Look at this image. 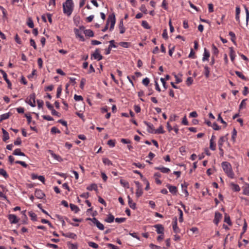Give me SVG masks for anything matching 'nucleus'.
<instances>
[{
  "label": "nucleus",
  "instance_id": "obj_29",
  "mask_svg": "<svg viewBox=\"0 0 249 249\" xmlns=\"http://www.w3.org/2000/svg\"><path fill=\"white\" fill-rule=\"evenodd\" d=\"M183 192L185 194V196H187L189 195V193L187 190V184L185 182L181 185Z\"/></svg>",
  "mask_w": 249,
  "mask_h": 249
},
{
  "label": "nucleus",
  "instance_id": "obj_43",
  "mask_svg": "<svg viewBox=\"0 0 249 249\" xmlns=\"http://www.w3.org/2000/svg\"><path fill=\"white\" fill-rule=\"evenodd\" d=\"M142 26L145 29H150V27L149 25V24L148 22L145 20L142 21Z\"/></svg>",
  "mask_w": 249,
  "mask_h": 249
},
{
  "label": "nucleus",
  "instance_id": "obj_25",
  "mask_svg": "<svg viewBox=\"0 0 249 249\" xmlns=\"http://www.w3.org/2000/svg\"><path fill=\"white\" fill-rule=\"evenodd\" d=\"M84 33L85 36H89V37H93L94 36V33L93 31L90 29L84 30Z\"/></svg>",
  "mask_w": 249,
  "mask_h": 249
},
{
  "label": "nucleus",
  "instance_id": "obj_14",
  "mask_svg": "<svg viewBox=\"0 0 249 249\" xmlns=\"http://www.w3.org/2000/svg\"><path fill=\"white\" fill-rule=\"evenodd\" d=\"M154 227L156 229V232L158 234H164V227L161 224H157L154 226Z\"/></svg>",
  "mask_w": 249,
  "mask_h": 249
},
{
  "label": "nucleus",
  "instance_id": "obj_2",
  "mask_svg": "<svg viewBox=\"0 0 249 249\" xmlns=\"http://www.w3.org/2000/svg\"><path fill=\"white\" fill-rule=\"evenodd\" d=\"M222 168L224 172L226 174L228 177L231 178H234V174L232 170L231 164L227 161H223L221 163Z\"/></svg>",
  "mask_w": 249,
  "mask_h": 249
},
{
  "label": "nucleus",
  "instance_id": "obj_18",
  "mask_svg": "<svg viewBox=\"0 0 249 249\" xmlns=\"http://www.w3.org/2000/svg\"><path fill=\"white\" fill-rule=\"evenodd\" d=\"M128 203L129 206L132 209L135 210L136 209V204L133 202L132 199L129 196H127Z\"/></svg>",
  "mask_w": 249,
  "mask_h": 249
},
{
  "label": "nucleus",
  "instance_id": "obj_28",
  "mask_svg": "<svg viewBox=\"0 0 249 249\" xmlns=\"http://www.w3.org/2000/svg\"><path fill=\"white\" fill-rule=\"evenodd\" d=\"M114 219H115L114 216L111 214H109L107 215V217L105 219V220L106 222L110 223L113 222V221L114 220Z\"/></svg>",
  "mask_w": 249,
  "mask_h": 249
},
{
  "label": "nucleus",
  "instance_id": "obj_55",
  "mask_svg": "<svg viewBox=\"0 0 249 249\" xmlns=\"http://www.w3.org/2000/svg\"><path fill=\"white\" fill-rule=\"evenodd\" d=\"M15 163L17 164H20L21 166H22L24 168H27L28 167V165L24 161L17 160L15 161Z\"/></svg>",
  "mask_w": 249,
  "mask_h": 249
},
{
  "label": "nucleus",
  "instance_id": "obj_56",
  "mask_svg": "<svg viewBox=\"0 0 249 249\" xmlns=\"http://www.w3.org/2000/svg\"><path fill=\"white\" fill-rule=\"evenodd\" d=\"M62 87L61 86H59L57 89V93H56V98H59L62 92Z\"/></svg>",
  "mask_w": 249,
  "mask_h": 249
},
{
  "label": "nucleus",
  "instance_id": "obj_39",
  "mask_svg": "<svg viewBox=\"0 0 249 249\" xmlns=\"http://www.w3.org/2000/svg\"><path fill=\"white\" fill-rule=\"evenodd\" d=\"M164 132L163 127L160 125L158 129H155L154 134H163Z\"/></svg>",
  "mask_w": 249,
  "mask_h": 249
},
{
  "label": "nucleus",
  "instance_id": "obj_42",
  "mask_svg": "<svg viewBox=\"0 0 249 249\" xmlns=\"http://www.w3.org/2000/svg\"><path fill=\"white\" fill-rule=\"evenodd\" d=\"M120 182V184L124 187H126L127 188H129V183L127 181H125L123 179H121Z\"/></svg>",
  "mask_w": 249,
  "mask_h": 249
},
{
  "label": "nucleus",
  "instance_id": "obj_44",
  "mask_svg": "<svg viewBox=\"0 0 249 249\" xmlns=\"http://www.w3.org/2000/svg\"><path fill=\"white\" fill-rule=\"evenodd\" d=\"M103 162L107 165H111L112 164V162L107 158H103Z\"/></svg>",
  "mask_w": 249,
  "mask_h": 249
},
{
  "label": "nucleus",
  "instance_id": "obj_24",
  "mask_svg": "<svg viewBox=\"0 0 249 249\" xmlns=\"http://www.w3.org/2000/svg\"><path fill=\"white\" fill-rule=\"evenodd\" d=\"M155 169L160 170L163 173H168L170 171L169 168L164 167H156Z\"/></svg>",
  "mask_w": 249,
  "mask_h": 249
},
{
  "label": "nucleus",
  "instance_id": "obj_52",
  "mask_svg": "<svg viewBox=\"0 0 249 249\" xmlns=\"http://www.w3.org/2000/svg\"><path fill=\"white\" fill-rule=\"evenodd\" d=\"M0 122H1L2 120L8 119L9 117V113H5V114L1 115L0 116Z\"/></svg>",
  "mask_w": 249,
  "mask_h": 249
},
{
  "label": "nucleus",
  "instance_id": "obj_51",
  "mask_svg": "<svg viewBox=\"0 0 249 249\" xmlns=\"http://www.w3.org/2000/svg\"><path fill=\"white\" fill-rule=\"evenodd\" d=\"M119 44L124 47V48H128L130 45V43L126 42H121L119 43Z\"/></svg>",
  "mask_w": 249,
  "mask_h": 249
},
{
  "label": "nucleus",
  "instance_id": "obj_53",
  "mask_svg": "<svg viewBox=\"0 0 249 249\" xmlns=\"http://www.w3.org/2000/svg\"><path fill=\"white\" fill-rule=\"evenodd\" d=\"M115 220L117 223H121L124 222L126 220V218L124 217L116 218Z\"/></svg>",
  "mask_w": 249,
  "mask_h": 249
},
{
  "label": "nucleus",
  "instance_id": "obj_8",
  "mask_svg": "<svg viewBox=\"0 0 249 249\" xmlns=\"http://www.w3.org/2000/svg\"><path fill=\"white\" fill-rule=\"evenodd\" d=\"M94 58L98 61L101 60L103 58L102 55L100 53L99 50L96 49L94 52L91 55V59Z\"/></svg>",
  "mask_w": 249,
  "mask_h": 249
},
{
  "label": "nucleus",
  "instance_id": "obj_61",
  "mask_svg": "<svg viewBox=\"0 0 249 249\" xmlns=\"http://www.w3.org/2000/svg\"><path fill=\"white\" fill-rule=\"evenodd\" d=\"M140 10L142 12H143V13L146 14H147V9L145 7V6L144 5V4H142L140 8Z\"/></svg>",
  "mask_w": 249,
  "mask_h": 249
},
{
  "label": "nucleus",
  "instance_id": "obj_45",
  "mask_svg": "<svg viewBox=\"0 0 249 249\" xmlns=\"http://www.w3.org/2000/svg\"><path fill=\"white\" fill-rule=\"evenodd\" d=\"M68 245L69 249H78L77 244L69 243Z\"/></svg>",
  "mask_w": 249,
  "mask_h": 249
},
{
  "label": "nucleus",
  "instance_id": "obj_15",
  "mask_svg": "<svg viewBox=\"0 0 249 249\" xmlns=\"http://www.w3.org/2000/svg\"><path fill=\"white\" fill-rule=\"evenodd\" d=\"M222 218V214L218 212L215 213L214 218L213 220L214 223L217 225Z\"/></svg>",
  "mask_w": 249,
  "mask_h": 249
},
{
  "label": "nucleus",
  "instance_id": "obj_47",
  "mask_svg": "<svg viewBox=\"0 0 249 249\" xmlns=\"http://www.w3.org/2000/svg\"><path fill=\"white\" fill-rule=\"evenodd\" d=\"M224 138L221 137L218 141V147H222L223 146V142H224Z\"/></svg>",
  "mask_w": 249,
  "mask_h": 249
},
{
  "label": "nucleus",
  "instance_id": "obj_48",
  "mask_svg": "<svg viewBox=\"0 0 249 249\" xmlns=\"http://www.w3.org/2000/svg\"><path fill=\"white\" fill-rule=\"evenodd\" d=\"M107 144L110 147H113L115 145V140H109L107 141Z\"/></svg>",
  "mask_w": 249,
  "mask_h": 249
},
{
  "label": "nucleus",
  "instance_id": "obj_10",
  "mask_svg": "<svg viewBox=\"0 0 249 249\" xmlns=\"http://www.w3.org/2000/svg\"><path fill=\"white\" fill-rule=\"evenodd\" d=\"M143 123L147 126V130L148 133L154 134L155 129L153 124L146 121H144Z\"/></svg>",
  "mask_w": 249,
  "mask_h": 249
},
{
  "label": "nucleus",
  "instance_id": "obj_4",
  "mask_svg": "<svg viewBox=\"0 0 249 249\" xmlns=\"http://www.w3.org/2000/svg\"><path fill=\"white\" fill-rule=\"evenodd\" d=\"M115 16L114 14L109 15L107 20V23L108 24L109 23H110V26L109 27V30L111 31L114 29L115 24Z\"/></svg>",
  "mask_w": 249,
  "mask_h": 249
},
{
  "label": "nucleus",
  "instance_id": "obj_49",
  "mask_svg": "<svg viewBox=\"0 0 249 249\" xmlns=\"http://www.w3.org/2000/svg\"><path fill=\"white\" fill-rule=\"evenodd\" d=\"M51 132L53 134L60 133V131L56 127L53 126L51 128Z\"/></svg>",
  "mask_w": 249,
  "mask_h": 249
},
{
  "label": "nucleus",
  "instance_id": "obj_7",
  "mask_svg": "<svg viewBox=\"0 0 249 249\" xmlns=\"http://www.w3.org/2000/svg\"><path fill=\"white\" fill-rule=\"evenodd\" d=\"M135 183L136 187H137L136 196L137 198H139L143 194V192H142V186L141 184L139 181H135Z\"/></svg>",
  "mask_w": 249,
  "mask_h": 249
},
{
  "label": "nucleus",
  "instance_id": "obj_27",
  "mask_svg": "<svg viewBox=\"0 0 249 249\" xmlns=\"http://www.w3.org/2000/svg\"><path fill=\"white\" fill-rule=\"evenodd\" d=\"M2 131L3 133V141L4 142H6L9 139V134L3 128H2Z\"/></svg>",
  "mask_w": 249,
  "mask_h": 249
},
{
  "label": "nucleus",
  "instance_id": "obj_37",
  "mask_svg": "<svg viewBox=\"0 0 249 249\" xmlns=\"http://www.w3.org/2000/svg\"><path fill=\"white\" fill-rule=\"evenodd\" d=\"M245 10L246 12V25H248L249 20V11L246 6H245Z\"/></svg>",
  "mask_w": 249,
  "mask_h": 249
},
{
  "label": "nucleus",
  "instance_id": "obj_62",
  "mask_svg": "<svg viewBox=\"0 0 249 249\" xmlns=\"http://www.w3.org/2000/svg\"><path fill=\"white\" fill-rule=\"evenodd\" d=\"M236 135H237V131L235 130V129L234 128L232 132V136H231V139L233 140V141H235Z\"/></svg>",
  "mask_w": 249,
  "mask_h": 249
},
{
  "label": "nucleus",
  "instance_id": "obj_13",
  "mask_svg": "<svg viewBox=\"0 0 249 249\" xmlns=\"http://www.w3.org/2000/svg\"><path fill=\"white\" fill-rule=\"evenodd\" d=\"M177 224V218L176 217L172 223L173 229L174 232H175L176 233H179L180 231L179 228L178 227Z\"/></svg>",
  "mask_w": 249,
  "mask_h": 249
},
{
  "label": "nucleus",
  "instance_id": "obj_19",
  "mask_svg": "<svg viewBox=\"0 0 249 249\" xmlns=\"http://www.w3.org/2000/svg\"><path fill=\"white\" fill-rule=\"evenodd\" d=\"M229 49L230 56L231 58V60L232 62H234V60L236 56L235 51H234L233 48L232 47H230Z\"/></svg>",
  "mask_w": 249,
  "mask_h": 249
},
{
  "label": "nucleus",
  "instance_id": "obj_11",
  "mask_svg": "<svg viewBox=\"0 0 249 249\" xmlns=\"http://www.w3.org/2000/svg\"><path fill=\"white\" fill-rule=\"evenodd\" d=\"M8 218L11 224H16L18 222V219L14 214H10L8 215Z\"/></svg>",
  "mask_w": 249,
  "mask_h": 249
},
{
  "label": "nucleus",
  "instance_id": "obj_33",
  "mask_svg": "<svg viewBox=\"0 0 249 249\" xmlns=\"http://www.w3.org/2000/svg\"><path fill=\"white\" fill-rule=\"evenodd\" d=\"M86 189H87V190H88L89 191H92L93 190H94L95 191H97V185L95 183H93V184H90L89 186H88Z\"/></svg>",
  "mask_w": 249,
  "mask_h": 249
},
{
  "label": "nucleus",
  "instance_id": "obj_6",
  "mask_svg": "<svg viewBox=\"0 0 249 249\" xmlns=\"http://www.w3.org/2000/svg\"><path fill=\"white\" fill-rule=\"evenodd\" d=\"M25 102L32 107L36 106V95L32 93L30 95L29 99H27Z\"/></svg>",
  "mask_w": 249,
  "mask_h": 249
},
{
  "label": "nucleus",
  "instance_id": "obj_16",
  "mask_svg": "<svg viewBox=\"0 0 249 249\" xmlns=\"http://www.w3.org/2000/svg\"><path fill=\"white\" fill-rule=\"evenodd\" d=\"M35 195L38 199H42L45 196V194L40 189H36V190Z\"/></svg>",
  "mask_w": 249,
  "mask_h": 249
},
{
  "label": "nucleus",
  "instance_id": "obj_20",
  "mask_svg": "<svg viewBox=\"0 0 249 249\" xmlns=\"http://www.w3.org/2000/svg\"><path fill=\"white\" fill-rule=\"evenodd\" d=\"M210 55V54L209 52L206 49V48H205L204 54H203V57L202 58V61H205L208 60Z\"/></svg>",
  "mask_w": 249,
  "mask_h": 249
},
{
  "label": "nucleus",
  "instance_id": "obj_36",
  "mask_svg": "<svg viewBox=\"0 0 249 249\" xmlns=\"http://www.w3.org/2000/svg\"><path fill=\"white\" fill-rule=\"evenodd\" d=\"M243 194L249 196V184H247L243 188Z\"/></svg>",
  "mask_w": 249,
  "mask_h": 249
},
{
  "label": "nucleus",
  "instance_id": "obj_41",
  "mask_svg": "<svg viewBox=\"0 0 249 249\" xmlns=\"http://www.w3.org/2000/svg\"><path fill=\"white\" fill-rule=\"evenodd\" d=\"M235 74L242 80L246 81L247 78L242 74V72L239 71H235Z\"/></svg>",
  "mask_w": 249,
  "mask_h": 249
},
{
  "label": "nucleus",
  "instance_id": "obj_64",
  "mask_svg": "<svg viewBox=\"0 0 249 249\" xmlns=\"http://www.w3.org/2000/svg\"><path fill=\"white\" fill-rule=\"evenodd\" d=\"M74 99L76 101H82L83 98L81 95H77L75 94L74 96Z\"/></svg>",
  "mask_w": 249,
  "mask_h": 249
},
{
  "label": "nucleus",
  "instance_id": "obj_40",
  "mask_svg": "<svg viewBox=\"0 0 249 249\" xmlns=\"http://www.w3.org/2000/svg\"><path fill=\"white\" fill-rule=\"evenodd\" d=\"M229 35L230 36H231V41L234 43V44L236 43L235 42V39H236V36L235 34L233 32H230L229 33Z\"/></svg>",
  "mask_w": 249,
  "mask_h": 249
},
{
  "label": "nucleus",
  "instance_id": "obj_32",
  "mask_svg": "<svg viewBox=\"0 0 249 249\" xmlns=\"http://www.w3.org/2000/svg\"><path fill=\"white\" fill-rule=\"evenodd\" d=\"M63 235L65 237H68L70 238L74 239L76 237V235L74 233L68 232L66 233H63Z\"/></svg>",
  "mask_w": 249,
  "mask_h": 249
},
{
  "label": "nucleus",
  "instance_id": "obj_35",
  "mask_svg": "<svg viewBox=\"0 0 249 249\" xmlns=\"http://www.w3.org/2000/svg\"><path fill=\"white\" fill-rule=\"evenodd\" d=\"M0 175L2 176L5 178H7L9 177L6 171L2 168H0Z\"/></svg>",
  "mask_w": 249,
  "mask_h": 249
},
{
  "label": "nucleus",
  "instance_id": "obj_58",
  "mask_svg": "<svg viewBox=\"0 0 249 249\" xmlns=\"http://www.w3.org/2000/svg\"><path fill=\"white\" fill-rule=\"evenodd\" d=\"M29 215L31 217L32 220H34V221L36 220V215L35 213H34L32 212H30L29 213Z\"/></svg>",
  "mask_w": 249,
  "mask_h": 249
},
{
  "label": "nucleus",
  "instance_id": "obj_31",
  "mask_svg": "<svg viewBox=\"0 0 249 249\" xmlns=\"http://www.w3.org/2000/svg\"><path fill=\"white\" fill-rule=\"evenodd\" d=\"M231 186L232 187V189L235 192H239L240 190L239 186L234 183H231Z\"/></svg>",
  "mask_w": 249,
  "mask_h": 249
},
{
  "label": "nucleus",
  "instance_id": "obj_60",
  "mask_svg": "<svg viewBox=\"0 0 249 249\" xmlns=\"http://www.w3.org/2000/svg\"><path fill=\"white\" fill-rule=\"evenodd\" d=\"M193 78L191 77H188L187 79V80H186V85L187 86H190L193 83Z\"/></svg>",
  "mask_w": 249,
  "mask_h": 249
},
{
  "label": "nucleus",
  "instance_id": "obj_26",
  "mask_svg": "<svg viewBox=\"0 0 249 249\" xmlns=\"http://www.w3.org/2000/svg\"><path fill=\"white\" fill-rule=\"evenodd\" d=\"M13 154L16 156H25V154L23 152H22L20 149L19 148L15 149Z\"/></svg>",
  "mask_w": 249,
  "mask_h": 249
},
{
  "label": "nucleus",
  "instance_id": "obj_5",
  "mask_svg": "<svg viewBox=\"0 0 249 249\" xmlns=\"http://www.w3.org/2000/svg\"><path fill=\"white\" fill-rule=\"evenodd\" d=\"M87 220H90L92 223L96 226V227L100 230L104 229V226L99 221H98L95 217L93 218H87Z\"/></svg>",
  "mask_w": 249,
  "mask_h": 249
},
{
  "label": "nucleus",
  "instance_id": "obj_46",
  "mask_svg": "<svg viewBox=\"0 0 249 249\" xmlns=\"http://www.w3.org/2000/svg\"><path fill=\"white\" fill-rule=\"evenodd\" d=\"M217 121H220L221 123L224 124L225 125V126H224L225 127H226V126L227 125V123L225 121H224L223 120V119H222V118L221 117L220 113H219L218 114V118H217Z\"/></svg>",
  "mask_w": 249,
  "mask_h": 249
},
{
  "label": "nucleus",
  "instance_id": "obj_59",
  "mask_svg": "<svg viewBox=\"0 0 249 249\" xmlns=\"http://www.w3.org/2000/svg\"><path fill=\"white\" fill-rule=\"evenodd\" d=\"M212 127L215 130H219L221 128V127L219 126L216 123H213L212 124Z\"/></svg>",
  "mask_w": 249,
  "mask_h": 249
},
{
  "label": "nucleus",
  "instance_id": "obj_63",
  "mask_svg": "<svg viewBox=\"0 0 249 249\" xmlns=\"http://www.w3.org/2000/svg\"><path fill=\"white\" fill-rule=\"evenodd\" d=\"M37 106L39 108H42L44 105V102L42 100H37Z\"/></svg>",
  "mask_w": 249,
  "mask_h": 249
},
{
  "label": "nucleus",
  "instance_id": "obj_38",
  "mask_svg": "<svg viewBox=\"0 0 249 249\" xmlns=\"http://www.w3.org/2000/svg\"><path fill=\"white\" fill-rule=\"evenodd\" d=\"M204 74L206 78L210 76V68L207 66L204 67Z\"/></svg>",
  "mask_w": 249,
  "mask_h": 249
},
{
  "label": "nucleus",
  "instance_id": "obj_9",
  "mask_svg": "<svg viewBox=\"0 0 249 249\" xmlns=\"http://www.w3.org/2000/svg\"><path fill=\"white\" fill-rule=\"evenodd\" d=\"M109 45L108 48L105 50V54L107 55L110 53V51L111 50L112 48H116L117 46L115 44V41L114 40H111L109 41Z\"/></svg>",
  "mask_w": 249,
  "mask_h": 249
},
{
  "label": "nucleus",
  "instance_id": "obj_34",
  "mask_svg": "<svg viewBox=\"0 0 249 249\" xmlns=\"http://www.w3.org/2000/svg\"><path fill=\"white\" fill-rule=\"evenodd\" d=\"M224 222L227 223L229 225H231L232 223L230 219V217L227 213H225L224 216Z\"/></svg>",
  "mask_w": 249,
  "mask_h": 249
},
{
  "label": "nucleus",
  "instance_id": "obj_21",
  "mask_svg": "<svg viewBox=\"0 0 249 249\" xmlns=\"http://www.w3.org/2000/svg\"><path fill=\"white\" fill-rule=\"evenodd\" d=\"M49 152L50 153L53 159H54L55 160H57L58 161H62V158L60 156L55 154L54 153H53V152L52 150H49Z\"/></svg>",
  "mask_w": 249,
  "mask_h": 249
},
{
  "label": "nucleus",
  "instance_id": "obj_57",
  "mask_svg": "<svg viewBox=\"0 0 249 249\" xmlns=\"http://www.w3.org/2000/svg\"><path fill=\"white\" fill-rule=\"evenodd\" d=\"M150 80L148 78L146 77L142 80V83L143 85L147 86L149 84Z\"/></svg>",
  "mask_w": 249,
  "mask_h": 249
},
{
  "label": "nucleus",
  "instance_id": "obj_54",
  "mask_svg": "<svg viewBox=\"0 0 249 249\" xmlns=\"http://www.w3.org/2000/svg\"><path fill=\"white\" fill-rule=\"evenodd\" d=\"M212 52L213 54L216 55H217L219 53L218 49L214 44H213L212 45Z\"/></svg>",
  "mask_w": 249,
  "mask_h": 249
},
{
  "label": "nucleus",
  "instance_id": "obj_12",
  "mask_svg": "<svg viewBox=\"0 0 249 249\" xmlns=\"http://www.w3.org/2000/svg\"><path fill=\"white\" fill-rule=\"evenodd\" d=\"M0 72L2 74L4 80L8 84V87L9 89H11L12 86L11 83L7 78V75L6 73L2 69L0 70Z\"/></svg>",
  "mask_w": 249,
  "mask_h": 249
},
{
  "label": "nucleus",
  "instance_id": "obj_17",
  "mask_svg": "<svg viewBox=\"0 0 249 249\" xmlns=\"http://www.w3.org/2000/svg\"><path fill=\"white\" fill-rule=\"evenodd\" d=\"M166 187L168 188L169 192L173 195H176L177 192V188L175 186L167 184Z\"/></svg>",
  "mask_w": 249,
  "mask_h": 249
},
{
  "label": "nucleus",
  "instance_id": "obj_3",
  "mask_svg": "<svg viewBox=\"0 0 249 249\" xmlns=\"http://www.w3.org/2000/svg\"><path fill=\"white\" fill-rule=\"evenodd\" d=\"M85 29V27L83 26H81L79 27V29L74 28V32L75 34L76 37L79 38L82 41L85 40L84 36L82 35L81 31H83Z\"/></svg>",
  "mask_w": 249,
  "mask_h": 249
},
{
  "label": "nucleus",
  "instance_id": "obj_30",
  "mask_svg": "<svg viewBox=\"0 0 249 249\" xmlns=\"http://www.w3.org/2000/svg\"><path fill=\"white\" fill-rule=\"evenodd\" d=\"M70 207L72 211H73L75 213H77L79 211V208L75 205L71 203Z\"/></svg>",
  "mask_w": 249,
  "mask_h": 249
},
{
  "label": "nucleus",
  "instance_id": "obj_23",
  "mask_svg": "<svg viewBox=\"0 0 249 249\" xmlns=\"http://www.w3.org/2000/svg\"><path fill=\"white\" fill-rule=\"evenodd\" d=\"M172 74L176 78V83L178 84L182 82V79L180 78V77L182 76V74L178 73V75H177L175 73H173Z\"/></svg>",
  "mask_w": 249,
  "mask_h": 249
},
{
  "label": "nucleus",
  "instance_id": "obj_22",
  "mask_svg": "<svg viewBox=\"0 0 249 249\" xmlns=\"http://www.w3.org/2000/svg\"><path fill=\"white\" fill-rule=\"evenodd\" d=\"M119 29H120V34H124L125 31V29L124 26V23H123V19H121L120 21V23H119Z\"/></svg>",
  "mask_w": 249,
  "mask_h": 249
},
{
  "label": "nucleus",
  "instance_id": "obj_1",
  "mask_svg": "<svg viewBox=\"0 0 249 249\" xmlns=\"http://www.w3.org/2000/svg\"><path fill=\"white\" fill-rule=\"evenodd\" d=\"M73 3L72 0H66L63 4V10L65 14L70 16L73 11Z\"/></svg>",
  "mask_w": 249,
  "mask_h": 249
},
{
  "label": "nucleus",
  "instance_id": "obj_50",
  "mask_svg": "<svg viewBox=\"0 0 249 249\" xmlns=\"http://www.w3.org/2000/svg\"><path fill=\"white\" fill-rule=\"evenodd\" d=\"M88 245L89 247H91L94 249H97L99 247L98 244L93 242H88Z\"/></svg>",
  "mask_w": 249,
  "mask_h": 249
}]
</instances>
